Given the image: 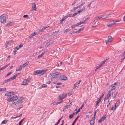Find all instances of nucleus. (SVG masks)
Segmentation results:
<instances>
[{"instance_id": "14", "label": "nucleus", "mask_w": 125, "mask_h": 125, "mask_svg": "<svg viewBox=\"0 0 125 125\" xmlns=\"http://www.w3.org/2000/svg\"><path fill=\"white\" fill-rule=\"evenodd\" d=\"M81 81V80H80L78 82H76L74 84V86L73 87V89H75L76 87L79 86V84H80Z\"/></svg>"}, {"instance_id": "50", "label": "nucleus", "mask_w": 125, "mask_h": 125, "mask_svg": "<svg viewBox=\"0 0 125 125\" xmlns=\"http://www.w3.org/2000/svg\"><path fill=\"white\" fill-rule=\"evenodd\" d=\"M9 79L10 81L14 80L12 77H11Z\"/></svg>"}, {"instance_id": "12", "label": "nucleus", "mask_w": 125, "mask_h": 125, "mask_svg": "<svg viewBox=\"0 0 125 125\" xmlns=\"http://www.w3.org/2000/svg\"><path fill=\"white\" fill-rule=\"evenodd\" d=\"M113 92L112 93H108L106 94V97L104 98V100H105L107 99L110 97V96L112 95H113Z\"/></svg>"}, {"instance_id": "16", "label": "nucleus", "mask_w": 125, "mask_h": 125, "mask_svg": "<svg viewBox=\"0 0 125 125\" xmlns=\"http://www.w3.org/2000/svg\"><path fill=\"white\" fill-rule=\"evenodd\" d=\"M32 10H35L36 9V5L34 3H33L32 5Z\"/></svg>"}, {"instance_id": "7", "label": "nucleus", "mask_w": 125, "mask_h": 125, "mask_svg": "<svg viewBox=\"0 0 125 125\" xmlns=\"http://www.w3.org/2000/svg\"><path fill=\"white\" fill-rule=\"evenodd\" d=\"M30 82V79L29 78H28L26 79H24L21 83V84L22 85H27Z\"/></svg>"}, {"instance_id": "47", "label": "nucleus", "mask_w": 125, "mask_h": 125, "mask_svg": "<svg viewBox=\"0 0 125 125\" xmlns=\"http://www.w3.org/2000/svg\"><path fill=\"white\" fill-rule=\"evenodd\" d=\"M76 27H77L79 26V25H80V23H77L76 24H75Z\"/></svg>"}, {"instance_id": "17", "label": "nucleus", "mask_w": 125, "mask_h": 125, "mask_svg": "<svg viewBox=\"0 0 125 125\" xmlns=\"http://www.w3.org/2000/svg\"><path fill=\"white\" fill-rule=\"evenodd\" d=\"M14 24V22L13 21L7 23L6 25V26H11L13 25Z\"/></svg>"}, {"instance_id": "48", "label": "nucleus", "mask_w": 125, "mask_h": 125, "mask_svg": "<svg viewBox=\"0 0 125 125\" xmlns=\"http://www.w3.org/2000/svg\"><path fill=\"white\" fill-rule=\"evenodd\" d=\"M16 74H15L12 77H13V79H14L16 78Z\"/></svg>"}, {"instance_id": "46", "label": "nucleus", "mask_w": 125, "mask_h": 125, "mask_svg": "<svg viewBox=\"0 0 125 125\" xmlns=\"http://www.w3.org/2000/svg\"><path fill=\"white\" fill-rule=\"evenodd\" d=\"M78 32L77 31H73V32L71 33V34H72V33L74 34L75 33H78Z\"/></svg>"}, {"instance_id": "3", "label": "nucleus", "mask_w": 125, "mask_h": 125, "mask_svg": "<svg viewBox=\"0 0 125 125\" xmlns=\"http://www.w3.org/2000/svg\"><path fill=\"white\" fill-rule=\"evenodd\" d=\"M17 100L18 101L13 103L11 104V105L15 104L16 105H21L23 102L22 101L23 100V98L22 97H18V98H17Z\"/></svg>"}, {"instance_id": "1", "label": "nucleus", "mask_w": 125, "mask_h": 125, "mask_svg": "<svg viewBox=\"0 0 125 125\" xmlns=\"http://www.w3.org/2000/svg\"><path fill=\"white\" fill-rule=\"evenodd\" d=\"M8 18V15L4 13L0 16V22L1 23L4 24L6 22V20Z\"/></svg>"}, {"instance_id": "22", "label": "nucleus", "mask_w": 125, "mask_h": 125, "mask_svg": "<svg viewBox=\"0 0 125 125\" xmlns=\"http://www.w3.org/2000/svg\"><path fill=\"white\" fill-rule=\"evenodd\" d=\"M29 63V62H27L26 63L22 65L21 66L22 68H23L24 67L26 66Z\"/></svg>"}, {"instance_id": "51", "label": "nucleus", "mask_w": 125, "mask_h": 125, "mask_svg": "<svg viewBox=\"0 0 125 125\" xmlns=\"http://www.w3.org/2000/svg\"><path fill=\"white\" fill-rule=\"evenodd\" d=\"M80 25L81 24H84L85 23V21H83L80 22Z\"/></svg>"}, {"instance_id": "18", "label": "nucleus", "mask_w": 125, "mask_h": 125, "mask_svg": "<svg viewBox=\"0 0 125 125\" xmlns=\"http://www.w3.org/2000/svg\"><path fill=\"white\" fill-rule=\"evenodd\" d=\"M106 118V117L103 116L100 118L98 121V122L100 123L104 120Z\"/></svg>"}, {"instance_id": "24", "label": "nucleus", "mask_w": 125, "mask_h": 125, "mask_svg": "<svg viewBox=\"0 0 125 125\" xmlns=\"http://www.w3.org/2000/svg\"><path fill=\"white\" fill-rule=\"evenodd\" d=\"M10 64V63H9L7 65H6L3 67L2 68H1V69H0V70L1 71V70H3L4 69H5L6 68V67H7Z\"/></svg>"}, {"instance_id": "49", "label": "nucleus", "mask_w": 125, "mask_h": 125, "mask_svg": "<svg viewBox=\"0 0 125 125\" xmlns=\"http://www.w3.org/2000/svg\"><path fill=\"white\" fill-rule=\"evenodd\" d=\"M98 109L96 111H95L94 113V116H96V113L98 111Z\"/></svg>"}, {"instance_id": "57", "label": "nucleus", "mask_w": 125, "mask_h": 125, "mask_svg": "<svg viewBox=\"0 0 125 125\" xmlns=\"http://www.w3.org/2000/svg\"><path fill=\"white\" fill-rule=\"evenodd\" d=\"M78 8H79V7H78V6L77 7H74L73 8V10H76L77 9H78Z\"/></svg>"}, {"instance_id": "33", "label": "nucleus", "mask_w": 125, "mask_h": 125, "mask_svg": "<svg viewBox=\"0 0 125 125\" xmlns=\"http://www.w3.org/2000/svg\"><path fill=\"white\" fill-rule=\"evenodd\" d=\"M120 103V102L119 101H117L116 103L115 104V106L116 107H117L119 105Z\"/></svg>"}, {"instance_id": "64", "label": "nucleus", "mask_w": 125, "mask_h": 125, "mask_svg": "<svg viewBox=\"0 0 125 125\" xmlns=\"http://www.w3.org/2000/svg\"><path fill=\"white\" fill-rule=\"evenodd\" d=\"M68 16H65L63 18L64 20H65V19H67V18H68Z\"/></svg>"}, {"instance_id": "34", "label": "nucleus", "mask_w": 125, "mask_h": 125, "mask_svg": "<svg viewBox=\"0 0 125 125\" xmlns=\"http://www.w3.org/2000/svg\"><path fill=\"white\" fill-rule=\"evenodd\" d=\"M84 29V28H81L79 29L78 31H77L78 33H79L81 31H82Z\"/></svg>"}, {"instance_id": "25", "label": "nucleus", "mask_w": 125, "mask_h": 125, "mask_svg": "<svg viewBox=\"0 0 125 125\" xmlns=\"http://www.w3.org/2000/svg\"><path fill=\"white\" fill-rule=\"evenodd\" d=\"M116 107L115 105L113 106L111 108H110L109 109L110 110H113L114 111L115 110V109H116Z\"/></svg>"}, {"instance_id": "28", "label": "nucleus", "mask_w": 125, "mask_h": 125, "mask_svg": "<svg viewBox=\"0 0 125 125\" xmlns=\"http://www.w3.org/2000/svg\"><path fill=\"white\" fill-rule=\"evenodd\" d=\"M79 117V116H78L75 118V120H74V121H73V123L72 124V125H74L75 122H76V121L78 119V118Z\"/></svg>"}, {"instance_id": "6", "label": "nucleus", "mask_w": 125, "mask_h": 125, "mask_svg": "<svg viewBox=\"0 0 125 125\" xmlns=\"http://www.w3.org/2000/svg\"><path fill=\"white\" fill-rule=\"evenodd\" d=\"M51 75L53 78H58L60 75V73L58 72H55L54 73H50Z\"/></svg>"}, {"instance_id": "36", "label": "nucleus", "mask_w": 125, "mask_h": 125, "mask_svg": "<svg viewBox=\"0 0 125 125\" xmlns=\"http://www.w3.org/2000/svg\"><path fill=\"white\" fill-rule=\"evenodd\" d=\"M85 9V7H83L82 9H81L80 10H79L80 12H82Z\"/></svg>"}, {"instance_id": "42", "label": "nucleus", "mask_w": 125, "mask_h": 125, "mask_svg": "<svg viewBox=\"0 0 125 125\" xmlns=\"http://www.w3.org/2000/svg\"><path fill=\"white\" fill-rule=\"evenodd\" d=\"M73 116L72 114L70 115L69 116V118L70 119L72 118L73 117Z\"/></svg>"}, {"instance_id": "63", "label": "nucleus", "mask_w": 125, "mask_h": 125, "mask_svg": "<svg viewBox=\"0 0 125 125\" xmlns=\"http://www.w3.org/2000/svg\"><path fill=\"white\" fill-rule=\"evenodd\" d=\"M104 96V94H102L101 95L100 97L99 98L100 99H102V97Z\"/></svg>"}, {"instance_id": "23", "label": "nucleus", "mask_w": 125, "mask_h": 125, "mask_svg": "<svg viewBox=\"0 0 125 125\" xmlns=\"http://www.w3.org/2000/svg\"><path fill=\"white\" fill-rule=\"evenodd\" d=\"M37 34V33L36 32H34L33 33L31 34L29 37V38H32L35 35H36Z\"/></svg>"}, {"instance_id": "4", "label": "nucleus", "mask_w": 125, "mask_h": 125, "mask_svg": "<svg viewBox=\"0 0 125 125\" xmlns=\"http://www.w3.org/2000/svg\"><path fill=\"white\" fill-rule=\"evenodd\" d=\"M121 21V20H118L117 21L113 20L108 23L107 26L108 27H111L113 25L116 24V23L119 22Z\"/></svg>"}, {"instance_id": "31", "label": "nucleus", "mask_w": 125, "mask_h": 125, "mask_svg": "<svg viewBox=\"0 0 125 125\" xmlns=\"http://www.w3.org/2000/svg\"><path fill=\"white\" fill-rule=\"evenodd\" d=\"M85 2H83L80 5H79L78 6V7H79V8H80V7H81L84 4H85Z\"/></svg>"}, {"instance_id": "62", "label": "nucleus", "mask_w": 125, "mask_h": 125, "mask_svg": "<svg viewBox=\"0 0 125 125\" xmlns=\"http://www.w3.org/2000/svg\"><path fill=\"white\" fill-rule=\"evenodd\" d=\"M115 88V86H112V88H111V90H114Z\"/></svg>"}, {"instance_id": "40", "label": "nucleus", "mask_w": 125, "mask_h": 125, "mask_svg": "<svg viewBox=\"0 0 125 125\" xmlns=\"http://www.w3.org/2000/svg\"><path fill=\"white\" fill-rule=\"evenodd\" d=\"M70 31V30L69 29H66L64 31V33H66L67 32L69 31Z\"/></svg>"}, {"instance_id": "26", "label": "nucleus", "mask_w": 125, "mask_h": 125, "mask_svg": "<svg viewBox=\"0 0 125 125\" xmlns=\"http://www.w3.org/2000/svg\"><path fill=\"white\" fill-rule=\"evenodd\" d=\"M101 99L100 98H98L97 99V101H96V106L100 103V102L101 101Z\"/></svg>"}, {"instance_id": "37", "label": "nucleus", "mask_w": 125, "mask_h": 125, "mask_svg": "<svg viewBox=\"0 0 125 125\" xmlns=\"http://www.w3.org/2000/svg\"><path fill=\"white\" fill-rule=\"evenodd\" d=\"M22 68H23L21 66H20L19 68V69H17L16 70V71H18L21 70Z\"/></svg>"}, {"instance_id": "10", "label": "nucleus", "mask_w": 125, "mask_h": 125, "mask_svg": "<svg viewBox=\"0 0 125 125\" xmlns=\"http://www.w3.org/2000/svg\"><path fill=\"white\" fill-rule=\"evenodd\" d=\"M112 41V38L111 36H109L108 38V40L105 41L106 44L107 45V43L111 42Z\"/></svg>"}, {"instance_id": "56", "label": "nucleus", "mask_w": 125, "mask_h": 125, "mask_svg": "<svg viewBox=\"0 0 125 125\" xmlns=\"http://www.w3.org/2000/svg\"><path fill=\"white\" fill-rule=\"evenodd\" d=\"M118 83L117 82H115V83H114V84L112 85H118Z\"/></svg>"}, {"instance_id": "30", "label": "nucleus", "mask_w": 125, "mask_h": 125, "mask_svg": "<svg viewBox=\"0 0 125 125\" xmlns=\"http://www.w3.org/2000/svg\"><path fill=\"white\" fill-rule=\"evenodd\" d=\"M47 86V85L45 84H43L40 87V89H41L43 87H46Z\"/></svg>"}, {"instance_id": "9", "label": "nucleus", "mask_w": 125, "mask_h": 125, "mask_svg": "<svg viewBox=\"0 0 125 125\" xmlns=\"http://www.w3.org/2000/svg\"><path fill=\"white\" fill-rule=\"evenodd\" d=\"M94 19V21L98 20H104L103 15L97 16L95 17Z\"/></svg>"}, {"instance_id": "32", "label": "nucleus", "mask_w": 125, "mask_h": 125, "mask_svg": "<svg viewBox=\"0 0 125 125\" xmlns=\"http://www.w3.org/2000/svg\"><path fill=\"white\" fill-rule=\"evenodd\" d=\"M6 88H0V92L6 90Z\"/></svg>"}, {"instance_id": "35", "label": "nucleus", "mask_w": 125, "mask_h": 125, "mask_svg": "<svg viewBox=\"0 0 125 125\" xmlns=\"http://www.w3.org/2000/svg\"><path fill=\"white\" fill-rule=\"evenodd\" d=\"M44 55V53H42L41 54L39 55L38 56V58H40L42 57Z\"/></svg>"}, {"instance_id": "59", "label": "nucleus", "mask_w": 125, "mask_h": 125, "mask_svg": "<svg viewBox=\"0 0 125 125\" xmlns=\"http://www.w3.org/2000/svg\"><path fill=\"white\" fill-rule=\"evenodd\" d=\"M18 117V116H17L16 117H14V116H12L11 118V119H13V118H16L17 117Z\"/></svg>"}, {"instance_id": "8", "label": "nucleus", "mask_w": 125, "mask_h": 125, "mask_svg": "<svg viewBox=\"0 0 125 125\" xmlns=\"http://www.w3.org/2000/svg\"><path fill=\"white\" fill-rule=\"evenodd\" d=\"M13 42V40H11L10 41H9L6 42L5 43V47L6 48H7L9 46H11L12 45Z\"/></svg>"}, {"instance_id": "13", "label": "nucleus", "mask_w": 125, "mask_h": 125, "mask_svg": "<svg viewBox=\"0 0 125 125\" xmlns=\"http://www.w3.org/2000/svg\"><path fill=\"white\" fill-rule=\"evenodd\" d=\"M47 71V69L39 70L40 74L41 75H43Z\"/></svg>"}, {"instance_id": "58", "label": "nucleus", "mask_w": 125, "mask_h": 125, "mask_svg": "<svg viewBox=\"0 0 125 125\" xmlns=\"http://www.w3.org/2000/svg\"><path fill=\"white\" fill-rule=\"evenodd\" d=\"M58 102H57V103H55L54 102H52V104H53L55 105H56V104H58Z\"/></svg>"}, {"instance_id": "60", "label": "nucleus", "mask_w": 125, "mask_h": 125, "mask_svg": "<svg viewBox=\"0 0 125 125\" xmlns=\"http://www.w3.org/2000/svg\"><path fill=\"white\" fill-rule=\"evenodd\" d=\"M77 14L76 13V12L74 13H73V14L72 16V17H74Z\"/></svg>"}, {"instance_id": "43", "label": "nucleus", "mask_w": 125, "mask_h": 125, "mask_svg": "<svg viewBox=\"0 0 125 125\" xmlns=\"http://www.w3.org/2000/svg\"><path fill=\"white\" fill-rule=\"evenodd\" d=\"M75 27H76V26H75V24H73V25H72L71 26V28L72 29H73L74 28H75Z\"/></svg>"}, {"instance_id": "5", "label": "nucleus", "mask_w": 125, "mask_h": 125, "mask_svg": "<svg viewBox=\"0 0 125 125\" xmlns=\"http://www.w3.org/2000/svg\"><path fill=\"white\" fill-rule=\"evenodd\" d=\"M17 98H18L16 95H14L8 97L7 98V100L9 102H11L12 101H13L17 100Z\"/></svg>"}, {"instance_id": "19", "label": "nucleus", "mask_w": 125, "mask_h": 125, "mask_svg": "<svg viewBox=\"0 0 125 125\" xmlns=\"http://www.w3.org/2000/svg\"><path fill=\"white\" fill-rule=\"evenodd\" d=\"M111 15L110 14H106L103 15V16L104 19H105L106 18L110 17Z\"/></svg>"}, {"instance_id": "54", "label": "nucleus", "mask_w": 125, "mask_h": 125, "mask_svg": "<svg viewBox=\"0 0 125 125\" xmlns=\"http://www.w3.org/2000/svg\"><path fill=\"white\" fill-rule=\"evenodd\" d=\"M48 50L47 49H45L44 50V52L42 53H44V54L45 53L47 52Z\"/></svg>"}, {"instance_id": "45", "label": "nucleus", "mask_w": 125, "mask_h": 125, "mask_svg": "<svg viewBox=\"0 0 125 125\" xmlns=\"http://www.w3.org/2000/svg\"><path fill=\"white\" fill-rule=\"evenodd\" d=\"M12 73V72H10L9 73H8L7 74V75H6V77H7L9 75H10V74L11 73Z\"/></svg>"}, {"instance_id": "39", "label": "nucleus", "mask_w": 125, "mask_h": 125, "mask_svg": "<svg viewBox=\"0 0 125 125\" xmlns=\"http://www.w3.org/2000/svg\"><path fill=\"white\" fill-rule=\"evenodd\" d=\"M105 61H104L101 62L100 64V65L102 66L105 63Z\"/></svg>"}, {"instance_id": "44", "label": "nucleus", "mask_w": 125, "mask_h": 125, "mask_svg": "<svg viewBox=\"0 0 125 125\" xmlns=\"http://www.w3.org/2000/svg\"><path fill=\"white\" fill-rule=\"evenodd\" d=\"M50 44V43L49 42H47L45 45V46L47 47Z\"/></svg>"}, {"instance_id": "61", "label": "nucleus", "mask_w": 125, "mask_h": 125, "mask_svg": "<svg viewBox=\"0 0 125 125\" xmlns=\"http://www.w3.org/2000/svg\"><path fill=\"white\" fill-rule=\"evenodd\" d=\"M80 109H80L79 108L77 112H76V114H77L80 111Z\"/></svg>"}, {"instance_id": "15", "label": "nucleus", "mask_w": 125, "mask_h": 125, "mask_svg": "<svg viewBox=\"0 0 125 125\" xmlns=\"http://www.w3.org/2000/svg\"><path fill=\"white\" fill-rule=\"evenodd\" d=\"M60 79L61 80H66L67 79V77L63 75L61 76L60 77Z\"/></svg>"}, {"instance_id": "11", "label": "nucleus", "mask_w": 125, "mask_h": 125, "mask_svg": "<svg viewBox=\"0 0 125 125\" xmlns=\"http://www.w3.org/2000/svg\"><path fill=\"white\" fill-rule=\"evenodd\" d=\"M15 94L14 92H9L5 94V95L6 96H8V97L11 96Z\"/></svg>"}, {"instance_id": "53", "label": "nucleus", "mask_w": 125, "mask_h": 125, "mask_svg": "<svg viewBox=\"0 0 125 125\" xmlns=\"http://www.w3.org/2000/svg\"><path fill=\"white\" fill-rule=\"evenodd\" d=\"M76 1L75 0L72 3V5L73 6L76 3Z\"/></svg>"}, {"instance_id": "2", "label": "nucleus", "mask_w": 125, "mask_h": 125, "mask_svg": "<svg viewBox=\"0 0 125 125\" xmlns=\"http://www.w3.org/2000/svg\"><path fill=\"white\" fill-rule=\"evenodd\" d=\"M67 96V94L66 93H63L62 94L60 95L59 96L58 100L60 102H58V104H59L61 102H63V99L66 98Z\"/></svg>"}, {"instance_id": "20", "label": "nucleus", "mask_w": 125, "mask_h": 125, "mask_svg": "<svg viewBox=\"0 0 125 125\" xmlns=\"http://www.w3.org/2000/svg\"><path fill=\"white\" fill-rule=\"evenodd\" d=\"M33 74L34 75H38L39 74H40L39 70L34 71Z\"/></svg>"}, {"instance_id": "21", "label": "nucleus", "mask_w": 125, "mask_h": 125, "mask_svg": "<svg viewBox=\"0 0 125 125\" xmlns=\"http://www.w3.org/2000/svg\"><path fill=\"white\" fill-rule=\"evenodd\" d=\"M19 49L17 46L15 47L14 49V50L13 51V52L14 54V55H15L16 54V52Z\"/></svg>"}, {"instance_id": "52", "label": "nucleus", "mask_w": 125, "mask_h": 125, "mask_svg": "<svg viewBox=\"0 0 125 125\" xmlns=\"http://www.w3.org/2000/svg\"><path fill=\"white\" fill-rule=\"evenodd\" d=\"M23 17L24 18H28V15H25L23 16Z\"/></svg>"}, {"instance_id": "29", "label": "nucleus", "mask_w": 125, "mask_h": 125, "mask_svg": "<svg viewBox=\"0 0 125 125\" xmlns=\"http://www.w3.org/2000/svg\"><path fill=\"white\" fill-rule=\"evenodd\" d=\"M8 120H4L1 123L2 124H5L8 121Z\"/></svg>"}, {"instance_id": "27", "label": "nucleus", "mask_w": 125, "mask_h": 125, "mask_svg": "<svg viewBox=\"0 0 125 125\" xmlns=\"http://www.w3.org/2000/svg\"><path fill=\"white\" fill-rule=\"evenodd\" d=\"M94 123V121L93 120H91L90 121V124L91 125H93Z\"/></svg>"}, {"instance_id": "41", "label": "nucleus", "mask_w": 125, "mask_h": 125, "mask_svg": "<svg viewBox=\"0 0 125 125\" xmlns=\"http://www.w3.org/2000/svg\"><path fill=\"white\" fill-rule=\"evenodd\" d=\"M22 46L23 45L22 44H20V45H19L17 47H18L19 49H20V48L22 47Z\"/></svg>"}, {"instance_id": "55", "label": "nucleus", "mask_w": 125, "mask_h": 125, "mask_svg": "<svg viewBox=\"0 0 125 125\" xmlns=\"http://www.w3.org/2000/svg\"><path fill=\"white\" fill-rule=\"evenodd\" d=\"M64 20L63 18H62V19L60 20V23H62V22L63 21H64Z\"/></svg>"}, {"instance_id": "38", "label": "nucleus", "mask_w": 125, "mask_h": 125, "mask_svg": "<svg viewBox=\"0 0 125 125\" xmlns=\"http://www.w3.org/2000/svg\"><path fill=\"white\" fill-rule=\"evenodd\" d=\"M24 119V118L23 119H22L21 120V121H20V122H19V125H22L21 124L23 122V121Z\"/></svg>"}]
</instances>
